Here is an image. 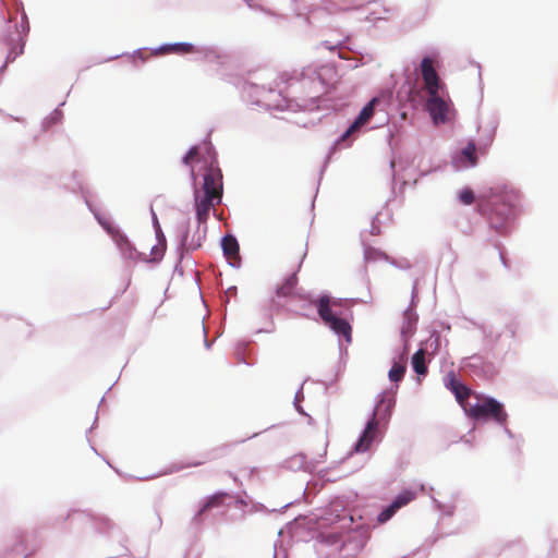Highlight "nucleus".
<instances>
[{
    "label": "nucleus",
    "mask_w": 558,
    "mask_h": 558,
    "mask_svg": "<svg viewBox=\"0 0 558 558\" xmlns=\"http://www.w3.org/2000/svg\"><path fill=\"white\" fill-rule=\"evenodd\" d=\"M415 498V494L410 492V490H407V492H403L401 493L400 495H398L396 497V499L391 502V505L389 507H387L386 509H384L379 514H378V522L379 523H385L387 522L389 519H391L393 517V514L402 507L407 506L409 502H411L413 499Z\"/></svg>",
    "instance_id": "6e6552de"
},
{
    "label": "nucleus",
    "mask_w": 558,
    "mask_h": 558,
    "mask_svg": "<svg viewBox=\"0 0 558 558\" xmlns=\"http://www.w3.org/2000/svg\"><path fill=\"white\" fill-rule=\"evenodd\" d=\"M379 101L378 98H373L360 112L355 121L348 129L343 138L348 137L351 133L357 130L360 126L366 124L374 114L375 105Z\"/></svg>",
    "instance_id": "9d476101"
},
{
    "label": "nucleus",
    "mask_w": 558,
    "mask_h": 558,
    "mask_svg": "<svg viewBox=\"0 0 558 558\" xmlns=\"http://www.w3.org/2000/svg\"><path fill=\"white\" fill-rule=\"evenodd\" d=\"M464 410L472 418H492L499 424H505L508 417L502 404L493 398H485L474 404L469 403L468 407H464Z\"/></svg>",
    "instance_id": "7ed1b4c3"
},
{
    "label": "nucleus",
    "mask_w": 558,
    "mask_h": 558,
    "mask_svg": "<svg viewBox=\"0 0 558 558\" xmlns=\"http://www.w3.org/2000/svg\"><path fill=\"white\" fill-rule=\"evenodd\" d=\"M396 403V400L393 397H383L381 400L378 402V405L376 410L373 413L372 418L368 421L363 434L361 435L356 446L355 450L357 452H364L368 450L372 441L374 440L377 427H378V421L376 420V416L380 413V410L384 405H387V412H389L390 408Z\"/></svg>",
    "instance_id": "39448f33"
},
{
    "label": "nucleus",
    "mask_w": 558,
    "mask_h": 558,
    "mask_svg": "<svg viewBox=\"0 0 558 558\" xmlns=\"http://www.w3.org/2000/svg\"><path fill=\"white\" fill-rule=\"evenodd\" d=\"M459 384H460V381L458 380L454 372H449L445 378V386L448 389L453 390V387Z\"/></svg>",
    "instance_id": "5701e85b"
},
{
    "label": "nucleus",
    "mask_w": 558,
    "mask_h": 558,
    "mask_svg": "<svg viewBox=\"0 0 558 558\" xmlns=\"http://www.w3.org/2000/svg\"><path fill=\"white\" fill-rule=\"evenodd\" d=\"M298 284V277L295 274L290 275L284 282L279 286L276 290V296L278 299L289 298L293 295L295 287Z\"/></svg>",
    "instance_id": "ddd939ff"
},
{
    "label": "nucleus",
    "mask_w": 558,
    "mask_h": 558,
    "mask_svg": "<svg viewBox=\"0 0 558 558\" xmlns=\"http://www.w3.org/2000/svg\"><path fill=\"white\" fill-rule=\"evenodd\" d=\"M461 158L468 161L464 163L465 167H474L477 165L476 146L473 142H469L466 146L462 148Z\"/></svg>",
    "instance_id": "dca6fc26"
},
{
    "label": "nucleus",
    "mask_w": 558,
    "mask_h": 558,
    "mask_svg": "<svg viewBox=\"0 0 558 558\" xmlns=\"http://www.w3.org/2000/svg\"><path fill=\"white\" fill-rule=\"evenodd\" d=\"M404 319H405V323L401 329V332L404 337H410L413 331H414V324H415V319L413 318V314L412 312L410 311H407L404 313Z\"/></svg>",
    "instance_id": "aec40b11"
},
{
    "label": "nucleus",
    "mask_w": 558,
    "mask_h": 558,
    "mask_svg": "<svg viewBox=\"0 0 558 558\" xmlns=\"http://www.w3.org/2000/svg\"><path fill=\"white\" fill-rule=\"evenodd\" d=\"M405 364L395 363L388 373V377L393 383H399L405 374Z\"/></svg>",
    "instance_id": "a211bd4d"
},
{
    "label": "nucleus",
    "mask_w": 558,
    "mask_h": 558,
    "mask_svg": "<svg viewBox=\"0 0 558 558\" xmlns=\"http://www.w3.org/2000/svg\"><path fill=\"white\" fill-rule=\"evenodd\" d=\"M425 354L426 351L424 349H420L412 356V367L417 375H426L427 373Z\"/></svg>",
    "instance_id": "2eb2a0df"
},
{
    "label": "nucleus",
    "mask_w": 558,
    "mask_h": 558,
    "mask_svg": "<svg viewBox=\"0 0 558 558\" xmlns=\"http://www.w3.org/2000/svg\"><path fill=\"white\" fill-rule=\"evenodd\" d=\"M459 199L463 205H471L475 202L476 197L471 189L465 187L460 191Z\"/></svg>",
    "instance_id": "4be33fe9"
},
{
    "label": "nucleus",
    "mask_w": 558,
    "mask_h": 558,
    "mask_svg": "<svg viewBox=\"0 0 558 558\" xmlns=\"http://www.w3.org/2000/svg\"><path fill=\"white\" fill-rule=\"evenodd\" d=\"M194 196L198 225H205L209 218L210 210L219 203H216V197H210L209 195L201 196L198 190L195 191Z\"/></svg>",
    "instance_id": "1a4fd4ad"
},
{
    "label": "nucleus",
    "mask_w": 558,
    "mask_h": 558,
    "mask_svg": "<svg viewBox=\"0 0 558 558\" xmlns=\"http://www.w3.org/2000/svg\"><path fill=\"white\" fill-rule=\"evenodd\" d=\"M228 497L226 493H217L208 498V500L204 504L202 509L199 510V514L204 513L210 508H217L220 507L225 499Z\"/></svg>",
    "instance_id": "f3484780"
},
{
    "label": "nucleus",
    "mask_w": 558,
    "mask_h": 558,
    "mask_svg": "<svg viewBox=\"0 0 558 558\" xmlns=\"http://www.w3.org/2000/svg\"><path fill=\"white\" fill-rule=\"evenodd\" d=\"M222 250L226 257L234 265L235 262L240 260V247L236 239L233 235H226L222 239Z\"/></svg>",
    "instance_id": "f8f14e48"
},
{
    "label": "nucleus",
    "mask_w": 558,
    "mask_h": 558,
    "mask_svg": "<svg viewBox=\"0 0 558 558\" xmlns=\"http://www.w3.org/2000/svg\"><path fill=\"white\" fill-rule=\"evenodd\" d=\"M23 48H24V45H23V44H21V45L19 46V50H16V49L11 50V51L9 52V54H8V60H9V61H14V60H15V58H16L19 54H21V53L23 52Z\"/></svg>",
    "instance_id": "b1692460"
},
{
    "label": "nucleus",
    "mask_w": 558,
    "mask_h": 558,
    "mask_svg": "<svg viewBox=\"0 0 558 558\" xmlns=\"http://www.w3.org/2000/svg\"><path fill=\"white\" fill-rule=\"evenodd\" d=\"M453 395L456 396L457 401L464 407V401L470 397L471 390L462 383L453 387V390H451Z\"/></svg>",
    "instance_id": "6ab92c4d"
},
{
    "label": "nucleus",
    "mask_w": 558,
    "mask_h": 558,
    "mask_svg": "<svg viewBox=\"0 0 558 558\" xmlns=\"http://www.w3.org/2000/svg\"><path fill=\"white\" fill-rule=\"evenodd\" d=\"M191 175H192L193 180H195V172H194L193 168H191Z\"/></svg>",
    "instance_id": "393cba45"
},
{
    "label": "nucleus",
    "mask_w": 558,
    "mask_h": 558,
    "mask_svg": "<svg viewBox=\"0 0 558 558\" xmlns=\"http://www.w3.org/2000/svg\"><path fill=\"white\" fill-rule=\"evenodd\" d=\"M317 308V313L322 320L337 335L343 336L347 341H351L352 328L350 324L342 318L341 313L337 311L340 306V302L331 299L328 295H323L312 302Z\"/></svg>",
    "instance_id": "f03ea898"
},
{
    "label": "nucleus",
    "mask_w": 558,
    "mask_h": 558,
    "mask_svg": "<svg viewBox=\"0 0 558 558\" xmlns=\"http://www.w3.org/2000/svg\"><path fill=\"white\" fill-rule=\"evenodd\" d=\"M209 160H205L208 165L204 173L203 192L204 195L216 197V203H221L223 182L222 172L218 166V161L208 148Z\"/></svg>",
    "instance_id": "20e7f679"
},
{
    "label": "nucleus",
    "mask_w": 558,
    "mask_h": 558,
    "mask_svg": "<svg viewBox=\"0 0 558 558\" xmlns=\"http://www.w3.org/2000/svg\"><path fill=\"white\" fill-rule=\"evenodd\" d=\"M426 108L435 124L445 123L448 120L449 102L440 97L439 92L428 94Z\"/></svg>",
    "instance_id": "423d86ee"
},
{
    "label": "nucleus",
    "mask_w": 558,
    "mask_h": 558,
    "mask_svg": "<svg viewBox=\"0 0 558 558\" xmlns=\"http://www.w3.org/2000/svg\"><path fill=\"white\" fill-rule=\"evenodd\" d=\"M199 147L193 146L183 158V163L191 166L193 162L199 161L201 158Z\"/></svg>",
    "instance_id": "412c9836"
},
{
    "label": "nucleus",
    "mask_w": 558,
    "mask_h": 558,
    "mask_svg": "<svg viewBox=\"0 0 558 558\" xmlns=\"http://www.w3.org/2000/svg\"><path fill=\"white\" fill-rule=\"evenodd\" d=\"M162 53H177L187 54L194 52V46L189 43H178L172 45H165L159 48Z\"/></svg>",
    "instance_id": "4468645a"
},
{
    "label": "nucleus",
    "mask_w": 558,
    "mask_h": 558,
    "mask_svg": "<svg viewBox=\"0 0 558 558\" xmlns=\"http://www.w3.org/2000/svg\"><path fill=\"white\" fill-rule=\"evenodd\" d=\"M420 70L427 94H435L436 92H439L441 83L434 66V60L429 57L423 58Z\"/></svg>",
    "instance_id": "0eeeda50"
},
{
    "label": "nucleus",
    "mask_w": 558,
    "mask_h": 558,
    "mask_svg": "<svg viewBox=\"0 0 558 558\" xmlns=\"http://www.w3.org/2000/svg\"><path fill=\"white\" fill-rule=\"evenodd\" d=\"M205 238L206 227H204L203 230H201V227L198 226L196 232L192 236H189L187 233L183 236L181 241V246L186 252L195 251L202 246Z\"/></svg>",
    "instance_id": "9b49d317"
},
{
    "label": "nucleus",
    "mask_w": 558,
    "mask_h": 558,
    "mask_svg": "<svg viewBox=\"0 0 558 558\" xmlns=\"http://www.w3.org/2000/svg\"><path fill=\"white\" fill-rule=\"evenodd\" d=\"M518 195L504 186L490 187L477 197V211L486 216L490 225L499 230L513 215Z\"/></svg>",
    "instance_id": "f257e3e1"
}]
</instances>
